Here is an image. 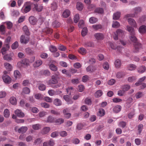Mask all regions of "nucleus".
Listing matches in <instances>:
<instances>
[{"label":"nucleus","instance_id":"obj_1","mask_svg":"<svg viewBox=\"0 0 146 146\" xmlns=\"http://www.w3.org/2000/svg\"><path fill=\"white\" fill-rule=\"evenodd\" d=\"M131 41L134 43V48L133 51L134 53H137L142 48L141 44L137 42V39L135 36V35H131L130 38Z\"/></svg>","mask_w":146,"mask_h":146},{"label":"nucleus","instance_id":"obj_2","mask_svg":"<svg viewBox=\"0 0 146 146\" xmlns=\"http://www.w3.org/2000/svg\"><path fill=\"white\" fill-rule=\"evenodd\" d=\"M133 13L128 14L125 16V17L127 18L129 17H135L138 13H140L141 11V9L140 7H137L133 9L132 10Z\"/></svg>","mask_w":146,"mask_h":146},{"label":"nucleus","instance_id":"obj_3","mask_svg":"<svg viewBox=\"0 0 146 146\" xmlns=\"http://www.w3.org/2000/svg\"><path fill=\"white\" fill-rule=\"evenodd\" d=\"M31 10V5L28 3H26L24 5L21 11L23 13H27L29 12Z\"/></svg>","mask_w":146,"mask_h":146},{"label":"nucleus","instance_id":"obj_4","mask_svg":"<svg viewBox=\"0 0 146 146\" xmlns=\"http://www.w3.org/2000/svg\"><path fill=\"white\" fill-rule=\"evenodd\" d=\"M29 36L22 35L20 38V41L21 43L26 44L29 41Z\"/></svg>","mask_w":146,"mask_h":146},{"label":"nucleus","instance_id":"obj_5","mask_svg":"<svg viewBox=\"0 0 146 146\" xmlns=\"http://www.w3.org/2000/svg\"><path fill=\"white\" fill-rule=\"evenodd\" d=\"M59 75L55 74L52 76L51 79L49 80V82L50 84H56L58 83L57 78H59Z\"/></svg>","mask_w":146,"mask_h":146},{"label":"nucleus","instance_id":"obj_6","mask_svg":"<svg viewBox=\"0 0 146 146\" xmlns=\"http://www.w3.org/2000/svg\"><path fill=\"white\" fill-rule=\"evenodd\" d=\"M69 110L68 108H66L64 110L63 113L64 117L67 119H69L71 117V114L69 113Z\"/></svg>","mask_w":146,"mask_h":146},{"label":"nucleus","instance_id":"obj_7","mask_svg":"<svg viewBox=\"0 0 146 146\" xmlns=\"http://www.w3.org/2000/svg\"><path fill=\"white\" fill-rule=\"evenodd\" d=\"M2 78L5 83L9 84L11 82V78L7 75H3Z\"/></svg>","mask_w":146,"mask_h":146},{"label":"nucleus","instance_id":"obj_8","mask_svg":"<svg viewBox=\"0 0 146 146\" xmlns=\"http://www.w3.org/2000/svg\"><path fill=\"white\" fill-rule=\"evenodd\" d=\"M139 31L141 34L146 33V25H143L140 27Z\"/></svg>","mask_w":146,"mask_h":146},{"label":"nucleus","instance_id":"obj_9","mask_svg":"<svg viewBox=\"0 0 146 146\" xmlns=\"http://www.w3.org/2000/svg\"><path fill=\"white\" fill-rule=\"evenodd\" d=\"M128 21L129 24L131 25L134 27H137V25L135 20L133 19L129 18L128 19Z\"/></svg>","mask_w":146,"mask_h":146},{"label":"nucleus","instance_id":"obj_10","mask_svg":"<svg viewBox=\"0 0 146 146\" xmlns=\"http://www.w3.org/2000/svg\"><path fill=\"white\" fill-rule=\"evenodd\" d=\"M15 113L19 117H24L25 115L24 113L22 112L21 110H16L15 111Z\"/></svg>","mask_w":146,"mask_h":146},{"label":"nucleus","instance_id":"obj_11","mask_svg":"<svg viewBox=\"0 0 146 146\" xmlns=\"http://www.w3.org/2000/svg\"><path fill=\"white\" fill-rule=\"evenodd\" d=\"M18 64H21L22 66L25 67L29 65V61L28 60L24 59L21 62H18Z\"/></svg>","mask_w":146,"mask_h":146},{"label":"nucleus","instance_id":"obj_12","mask_svg":"<svg viewBox=\"0 0 146 146\" xmlns=\"http://www.w3.org/2000/svg\"><path fill=\"white\" fill-rule=\"evenodd\" d=\"M125 73L123 72H119L116 74V78L118 79L123 78L125 75Z\"/></svg>","mask_w":146,"mask_h":146},{"label":"nucleus","instance_id":"obj_13","mask_svg":"<svg viewBox=\"0 0 146 146\" xmlns=\"http://www.w3.org/2000/svg\"><path fill=\"white\" fill-rule=\"evenodd\" d=\"M94 36L96 39L98 40H101L104 38V35L102 33H96L94 34Z\"/></svg>","mask_w":146,"mask_h":146},{"label":"nucleus","instance_id":"obj_14","mask_svg":"<svg viewBox=\"0 0 146 146\" xmlns=\"http://www.w3.org/2000/svg\"><path fill=\"white\" fill-rule=\"evenodd\" d=\"M29 21L31 24L35 25L37 22V20L34 17L31 16L29 17Z\"/></svg>","mask_w":146,"mask_h":146},{"label":"nucleus","instance_id":"obj_15","mask_svg":"<svg viewBox=\"0 0 146 146\" xmlns=\"http://www.w3.org/2000/svg\"><path fill=\"white\" fill-rule=\"evenodd\" d=\"M84 46L86 47H94V43L90 41H87L85 42L83 44Z\"/></svg>","mask_w":146,"mask_h":146},{"label":"nucleus","instance_id":"obj_16","mask_svg":"<svg viewBox=\"0 0 146 146\" xmlns=\"http://www.w3.org/2000/svg\"><path fill=\"white\" fill-rule=\"evenodd\" d=\"M28 129L27 127L23 126L18 129V132L19 133H23L26 132Z\"/></svg>","mask_w":146,"mask_h":146},{"label":"nucleus","instance_id":"obj_17","mask_svg":"<svg viewBox=\"0 0 146 146\" xmlns=\"http://www.w3.org/2000/svg\"><path fill=\"white\" fill-rule=\"evenodd\" d=\"M42 32L46 34H51L52 33V30L50 28H46L42 30Z\"/></svg>","mask_w":146,"mask_h":146},{"label":"nucleus","instance_id":"obj_18","mask_svg":"<svg viewBox=\"0 0 146 146\" xmlns=\"http://www.w3.org/2000/svg\"><path fill=\"white\" fill-rule=\"evenodd\" d=\"M121 109V107L120 105H117L113 108V111L115 113L119 112Z\"/></svg>","mask_w":146,"mask_h":146},{"label":"nucleus","instance_id":"obj_19","mask_svg":"<svg viewBox=\"0 0 146 146\" xmlns=\"http://www.w3.org/2000/svg\"><path fill=\"white\" fill-rule=\"evenodd\" d=\"M96 70L95 67L92 66H89L86 68L87 72H92Z\"/></svg>","mask_w":146,"mask_h":146},{"label":"nucleus","instance_id":"obj_20","mask_svg":"<svg viewBox=\"0 0 146 146\" xmlns=\"http://www.w3.org/2000/svg\"><path fill=\"white\" fill-rule=\"evenodd\" d=\"M127 31L129 32L131 35H135V32L134 29L129 26H127Z\"/></svg>","mask_w":146,"mask_h":146},{"label":"nucleus","instance_id":"obj_21","mask_svg":"<svg viewBox=\"0 0 146 146\" xmlns=\"http://www.w3.org/2000/svg\"><path fill=\"white\" fill-rule=\"evenodd\" d=\"M42 62L41 60H37L33 64V66L35 67H38L42 64Z\"/></svg>","mask_w":146,"mask_h":146},{"label":"nucleus","instance_id":"obj_22","mask_svg":"<svg viewBox=\"0 0 146 146\" xmlns=\"http://www.w3.org/2000/svg\"><path fill=\"white\" fill-rule=\"evenodd\" d=\"M130 88L131 87L130 85L126 84L122 86L121 87V88L125 92L129 90Z\"/></svg>","mask_w":146,"mask_h":146},{"label":"nucleus","instance_id":"obj_23","mask_svg":"<svg viewBox=\"0 0 146 146\" xmlns=\"http://www.w3.org/2000/svg\"><path fill=\"white\" fill-rule=\"evenodd\" d=\"M116 33L119 37H122L124 35V31L120 29H117L116 32Z\"/></svg>","mask_w":146,"mask_h":146},{"label":"nucleus","instance_id":"obj_24","mask_svg":"<svg viewBox=\"0 0 146 146\" xmlns=\"http://www.w3.org/2000/svg\"><path fill=\"white\" fill-rule=\"evenodd\" d=\"M121 15V13L119 12H117L113 15V19L115 20H117L119 18Z\"/></svg>","mask_w":146,"mask_h":146},{"label":"nucleus","instance_id":"obj_25","mask_svg":"<svg viewBox=\"0 0 146 146\" xmlns=\"http://www.w3.org/2000/svg\"><path fill=\"white\" fill-rule=\"evenodd\" d=\"M4 66L6 69L9 71H11L12 69V66L9 63L5 62L4 63Z\"/></svg>","mask_w":146,"mask_h":146},{"label":"nucleus","instance_id":"obj_26","mask_svg":"<svg viewBox=\"0 0 146 146\" xmlns=\"http://www.w3.org/2000/svg\"><path fill=\"white\" fill-rule=\"evenodd\" d=\"M94 12L99 14H103L104 12V10L103 8L100 7H98L95 9Z\"/></svg>","mask_w":146,"mask_h":146},{"label":"nucleus","instance_id":"obj_27","mask_svg":"<svg viewBox=\"0 0 146 146\" xmlns=\"http://www.w3.org/2000/svg\"><path fill=\"white\" fill-rule=\"evenodd\" d=\"M70 14V12L68 9L65 10L62 14L63 16L65 18L68 17Z\"/></svg>","mask_w":146,"mask_h":146},{"label":"nucleus","instance_id":"obj_28","mask_svg":"<svg viewBox=\"0 0 146 146\" xmlns=\"http://www.w3.org/2000/svg\"><path fill=\"white\" fill-rule=\"evenodd\" d=\"M105 113L104 110L102 108H100L99 109L98 115L102 117L105 115Z\"/></svg>","mask_w":146,"mask_h":146},{"label":"nucleus","instance_id":"obj_29","mask_svg":"<svg viewBox=\"0 0 146 146\" xmlns=\"http://www.w3.org/2000/svg\"><path fill=\"white\" fill-rule=\"evenodd\" d=\"M50 130V128L49 127H46L44 128L42 131V133L43 134H46Z\"/></svg>","mask_w":146,"mask_h":146},{"label":"nucleus","instance_id":"obj_30","mask_svg":"<svg viewBox=\"0 0 146 146\" xmlns=\"http://www.w3.org/2000/svg\"><path fill=\"white\" fill-rule=\"evenodd\" d=\"M110 46L112 49H115L117 48V50L119 51V52H120V50H121V48L119 47H117L115 45V44L112 42H110Z\"/></svg>","mask_w":146,"mask_h":146},{"label":"nucleus","instance_id":"obj_31","mask_svg":"<svg viewBox=\"0 0 146 146\" xmlns=\"http://www.w3.org/2000/svg\"><path fill=\"white\" fill-rule=\"evenodd\" d=\"M115 64L116 68H119L121 65V62L119 59H117L115 62Z\"/></svg>","mask_w":146,"mask_h":146},{"label":"nucleus","instance_id":"obj_32","mask_svg":"<svg viewBox=\"0 0 146 146\" xmlns=\"http://www.w3.org/2000/svg\"><path fill=\"white\" fill-rule=\"evenodd\" d=\"M55 122L57 125H60L64 123V119L62 118H58L56 119Z\"/></svg>","mask_w":146,"mask_h":146},{"label":"nucleus","instance_id":"obj_33","mask_svg":"<svg viewBox=\"0 0 146 146\" xmlns=\"http://www.w3.org/2000/svg\"><path fill=\"white\" fill-rule=\"evenodd\" d=\"M54 104L56 106H60L62 105V102L60 100L56 98L54 100Z\"/></svg>","mask_w":146,"mask_h":146},{"label":"nucleus","instance_id":"obj_34","mask_svg":"<svg viewBox=\"0 0 146 146\" xmlns=\"http://www.w3.org/2000/svg\"><path fill=\"white\" fill-rule=\"evenodd\" d=\"M10 102L12 104L14 105H16L17 103L16 99L14 97H11L10 98Z\"/></svg>","mask_w":146,"mask_h":146},{"label":"nucleus","instance_id":"obj_35","mask_svg":"<svg viewBox=\"0 0 146 146\" xmlns=\"http://www.w3.org/2000/svg\"><path fill=\"white\" fill-rule=\"evenodd\" d=\"M23 30L27 35L29 36L30 34L27 26H24L23 28Z\"/></svg>","mask_w":146,"mask_h":146},{"label":"nucleus","instance_id":"obj_36","mask_svg":"<svg viewBox=\"0 0 146 146\" xmlns=\"http://www.w3.org/2000/svg\"><path fill=\"white\" fill-rule=\"evenodd\" d=\"M145 67L144 66H142L139 68L137 70L139 73H143L145 71Z\"/></svg>","mask_w":146,"mask_h":146},{"label":"nucleus","instance_id":"obj_37","mask_svg":"<svg viewBox=\"0 0 146 146\" xmlns=\"http://www.w3.org/2000/svg\"><path fill=\"white\" fill-rule=\"evenodd\" d=\"M67 93L69 95H71L72 93H73L74 91V89L72 87H69L66 89Z\"/></svg>","mask_w":146,"mask_h":146},{"label":"nucleus","instance_id":"obj_38","mask_svg":"<svg viewBox=\"0 0 146 146\" xmlns=\"http://www.w3.org/2000/svg\"><path fill=\"white\" fill-rule=\"evenodd\" d=\"M10 114L9 110L8 109H5L3 112L4 116L6 118H8Z\"/></svg>","mask_w":146,"mask_h":146},{"label":"nucleus","instance_id":"obj_39","mask_svg":"<svg viewBox=\"0 0 146 146\" xmlns=\"http://www.w3.org/2000/svg\"><path fill=\"white\" fill-rule=\"evenodd\" d=\"M48 94L50 96H53L58 94V92L52 90H49L48 92Z\"/></svg>","mask_w":146,"mask_h":146},{"label":"nucleus","instance_id":"obj_40","mask_svg":"<svg viewBox=\"0 0 146 146\" xmlns=\"http://www.w3.org/2000/svg\"><path fill=\"white\" fill-rule=\"evenodd\" d=\"M76 8L79 11H81L83 8L82 4L80 2H78L77 3Z\"/></svg>","mask_w":146,"mask_h":146},{"label":"nucleus","instance_id":"obj_41","mask_svg":"<svg viewBox=\"0 0 146 146\" xmlns=\"http://www.w3.org/2000/svg\"><path fill=\"white\" fill-rule=\"evenodd\" d=\"M14 75L16 79L19 78L21 76V74L19 71L16 70L14 71Z\"/></svg>","mask_w":146,"mask_h":146},{"label":"nucleus","instance_id":"obj_42","mask_svg":"<svg viewBox=\"0 0 146 146\" xmlns=\"http://www.w3.org/2000/svg\"><path fill=\"white\" fill-rule=\"evenodd\" d=\"M92 27L95 30H98L101 29L102 27L100 25H94L92 26Z\"/></svg>","mask_w":146,"mask_h":146},{"label":"nucleus","instance_id":"obj_43","mask_svg":"<svg viewBox=\"0 0 146 146\" xmlns=\"http://www.w3.org/2000/svg\"><path fill=\"white\" fill-rule=\"evenodd\" d=\"M103 94V92L102 90H99L96 92L95 94V96L96 98L100 97Z\"/></svg>","mask_w":146,"mask_h":146},{"label":"nucleus","instance_id":"obj_44","mask_svg":"<svg viewBox=\"0 0 146 146\" xmlns=\"http://www.w3.org/2000/svg\"><path fill=\"white\" fill-rule=\"evenodd\" d=\"M78 52L82 55H85L86 53V50L84 48H80L78 50Z\"/></svg>","mask_w":146,"mask_h":146},{"label":"nucleus","instance_id":"obj_45","mask_svg":"<svg viewBox=\"0 0 146 146\" xmlns=\"http://www.w3.org/2000/svg\"><path fill=\"white\" fill-rule=\"evenodd\" d=\"M120 26L119 23L117 21H113L112 25V27L113 28H117Z\"/></svg>","mask_w":146,"mask_h":146},{"label":"nucleus","instance_id":"obj_46","mask_svg":"<svg viewBox=\"0 0 146 146\" xmlns=\"http://www.w3.org/2000/svg\"><path fill=\"white\" fill-rule=\"evenodd\" d=\"M49 49L52 52H56L57 50L56 47L52 45H51L50 46Z\"/></svg>","mask_w":146,"mask_h":146},{"label":"nucleus","instance_id":"obj_47","mask_svg":"<svg viewBox=\"0 0 146 146\" xmlns=\"http://www.w3.org/2000/svg\"><path fill=\"white\" fill-rule=\"evenodd\" d=\"M58 49L61 51H64L66 49V48L64 45L60 44L58 46Z\"/></svg>","mask_w":146,"mask_h":146},{"label":"nucleus","instance_id":"obj_48","mask_svg":"<svg viewBox=\"0 0 146 146\" xmlns=\"http://www.w3.org/2000/svg\"><path fill=\"white\" fill-rule=\"evenodd\" d=\"M97 21V19L94 17H92L89 19L90 22L92 24L95 23Z\"/></svg>","mask_w":146,"mask_h":146},{"label":"nucleus","instance_id":"obj_49","mask_svg":"<svg viewBox=\"0 0 146 146\" xmlns=\"http://www.w3.org/2000/svg\"><path fill=\"white\" fill-rule=\"evenodd\" d=\"M88 32L87 29L86 27H84L82 31L81 34L83 36H85L87 34Z\"/></svg>","mask_w":146,"mask_h":146},{"label":"nucleus","instance_id":"obj_50","mask_svg":"<svg viewBox=\"0 0 146 146\" xmlns=\"http://www.w3.org/2000/svg\"><path fill=\"white\" fill-rule=\"evenodd\" d=\"M50 69L54 71H56L57 70V68L56 66L53 64H50L49 66Z\"/></svg>","mask_w":146,"mask_h":146},{"label":"nucleus","instance_id":"obj_51","mask_svg":"<svg viewBox=\"0 0 146 146\" xmlns=\"http://www.w3.org/2000/svg\"><path fill=\"white\" fill-rule=\"evenodd\" d=\"M74 22L75 23H78L80 19L79 14L78 13L76 14L74 17Z\"/></svg>","mask_w":146,"mask_h":146},{"label":"nucleus","instance_id":"obj_52","mask_svg":"<svg viewBox=\"0 0 146 146\" xmlns=\"http://www.w3.org/2000/svg\"><path fill=\"white\" fill-rule=\"evenodd\" d=\"M136 66L133 64L129 65L128 67L129 70H135L136 68Z\"/></svg>","mask_w":146,"mask_h":146},{"label":"nucleus","instance_id":"obj_53","mask_svg":"<svg viewBox=\"0 0 146 146\" xmlns=\"http://www.w3.org/2000/svg\"><path fill=\"white\" fill-rule=\"evenodd\" d=\"M41 127L40 125L38 124L33 125H32L33 128L35 130H38Z\"/></svg>","mask_w":146,"mask_h":146},{"label":"nucleus","instance_id":"obj_54","mask_svg":"<svg viewBox=\"0 0 146 146\" xmlns=\"http://www.w3.org/2000/svg\"><path fill=\"white\" fill-rule=\"evenodd\" d=\"M35 8L36 11L38 12H40L42 10V6L41 5H35Z\"/></svg>","mask_w":146,"mask_h":146},{"label":"nucleus","instance_id":"obj_55","mask_svg":"<svg viewBox=\"0 0 146 146\" xmlns=\"http://www.w3.org/2000/svg\"><path fill=\"white\" fill-rule=\"evenodd\" d=\"M23 92L26 94H29L30 92V89L27 87H25L23 88Z\"/></svg>","mask_w":146,"mask_h":146},{"label":"nucleus","instance_id":"obj_56","mask_svg":"<svg viewBox=\"0 0 146 146\" xmlns=\"http://www.w3.org/2000/svg\"><path fill=\"white\" fill-rule=\"evenodd\" d=\"M53 27H58L60 26V23L57 21H54L52 24Z\"/></svg>","mask_w":146,"mask_h":146},{"label":"nucleus","instance_id":"obj_57","mask_svg":"<svg viewBox=\"0 0 146 146\" xmlns=\"http://www.w3.org/2000/svg\"><path fill=\"white\" fill-rule=\"evenodd\" d=\"M34 96L36 99L38 100H41L43 98L42 96L40 94H36Z\"/></svg>","mask_w":146,"mask_h":146},{"label":"nucleus","instance_id":"obj_58","mask_svg":"<svg viewBox=\"0 0 146 146\" xmlns=\"http://www.w3.org/2000/svg\"><path fill=\"white\" fill-rule=\"evenodd\" d=\"M18 43L17 41H15L12 45L11 48L13 49H16L18 46Z\"/></svg>","mask_w":146,"mask_h":146},{"label":"nucleus","instance_id":"obj_59","mask_svg":"<svg viewBox=\"0 0 146 146\" xmlns=\"http://www.w3.org/2000/svg\"><path fill=\"white\" fill-rule=\"evenodd\" d=\"M51 5V9L53 11L57 9V5L56 3L53 2L52 3Z\"/></svg>","mask_w":146,"mask_h":146},{"label":"nucleus","instance_id":"obj_60","mask_svg":"<svg viewBox=\"0 0 146 146\" xmlns=\"http://www.w3.org/2000/svg\"><path fill=\"white\" fill-rule=\"evenodd\" d=\"M54 118L52 117L49 116L48 117L47 122H48L52 123L54 121Z\"/></svg>","mask_w":146,"mask_h":146},{"label":"nucleus","instance_id":"obj_61","mask_svg":"<svg viewBox=\"0 0 146 146\" xmlns=\"http://www.w3.org/2000/svg\"><path fill=\"white\" fill-rule=\"evenodd\" d=\"M5 27L4 25H1L0 26V32H1L2 34H4L5 33Z\"/></svg>","mask_w":146,"mask_h":146},{"label":"nucleus","instance_id":"obj_62","mask_svg":"<svg viewBox=\"0 0 146 146\" xmlns=\"http://www.w3.org/2000/svg\"><path fill=\"white\" fill-rule=\"evenodd\" d=\"M39 90H40L43 91L45 90V86L43 84H40L38 86Z\"/></svg>","mask_w":146,"mask_h":146},{"label":"nucleus","instance_id":"obj_63","mask_svg":"<svg viewBox=\"0 0 146 146\" xmlns=\"http://www.w3.org/2000/svg\"><path fill=\"white\" fill-rule=\"evenodd\" d=\"M126 123L124 121H121L119 123V126L123 128H124L126 126Z\"/></svg>","mask_w":146,"mask_h":146},{"label":"nucleus","instance_id":"obj_64","mask_svg":"<svg viewBox=\"0 0 146 146\" xmlns=\"http://www.w3.org/2000/svg\"><path fill=\"white\" fill-rule=\"evenodd\" d=\"M60 136L62 137H65L67 135V132L65 131H60Z\"/></svg>","mask_w":146,"mask_h":146}]
</instances>
